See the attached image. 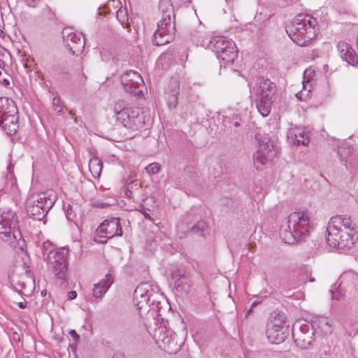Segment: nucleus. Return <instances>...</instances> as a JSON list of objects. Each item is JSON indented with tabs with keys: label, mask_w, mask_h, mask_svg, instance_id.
<instances>
[{
	"label": "nucleus",
	"mask_w": 358,
	"mask_h": 358,
	"mask_svg": "<svg viewBox=\"0 0 358 358\" xmlns=\"http://www.w3.org/2000/svg\"><path fill=\"white\" fill-rule=\"evenodd\" d=\"M17 113H9L0 119V125L8 135H13L17 130L18 117Z\"/></svg>",
	"instance_id": "nucleus-19"
},
{
	"label": "nucleus",
	"mask_w": 358,
	"mask_h": 358,
	"mask_svg": "<svg viewBox=\"0 0 358 358\" xmlns=\"http://www.w3.org/2000/svg\"><path fill=\"white\" fill-rule=\"evenodd\" d=\"M62 36L65 45L73 55H78L85 48V37L81 33L75 32L70 28L62 30Z\"/></svg>",
	"instance_id": "nucleus-12"
},
{
	"label": "nucleus",
	"mask_w": 358,
	"mask_h": 358,
	"mask_svg": "<svg viewBox=\"0 0 358 358\" xmlns=\"http://www.w3.org/2000/svg\"><path fill=\"white\" fill-rule=\"evenodd\" d=\"M100 237L112 238L115 236H122V229L118 217L105 220L97 229Z\"/></svg>",
	"instance_id": "nucleus-15"
},
{
	"label": "nucleus",
	"mask_w": 358,
	"mask_h": 358,
	"mask_svg": "<svg viewBox=\"0 0 358 358\" xmlns=\"http://www.w3.org/2000/svg\"><path fill=\"white\" fill-rule=\"evenodd\" d=\"M125 194L129 196V197H131V195H132V192L129 189H127L126 192H125Z\"/></svg>",
	"instance_id": "nucleus-54"
},
{
	"label": "nucleus",
	"mask_w": 358,
	"mask_h": 358,
	"mask_svg": "<svg viewBox=\"0 0 358 358\" xmlns=\"http://www.w3.org/2000/svg\"><path fill=\"white\" fill-rule=\"evenodd\" d=\"M357 49H358V34H357Z\"/></svg>",
	"instance_id": "nucleus-61"
},
{
	"label": "nucleus",
	"mask_w": 358,
	"mask_h": 358,
	"mask_svg": "<svg viewBox=\"0 0 358 358\" xmlns=\"http://www.w3.org/2000/svg\"><path fill=\"white\" fill-rule=\"evenodd\" d=\"M121 80H122V85L124 87V89L127 87H129V85H133V84L134 85V83H133V80L132 81H127V82L124 81V80H122V79H121ZM135 85H136L137 84L135 83Z\"/></svg>",
	"instance_id": "nucleus-49"
},
{
	"label": "nucleus",
	"mask_w": 358,
	"mask_h": 358,
	"mask_svg": "<svg viewBox=\"0 0 358 358\" xmlns=\"http://www.w3.org/2000/svg\"><path fill=\"white\" fill-rule=\"evenodd\" d=\"M311 326H314V333L320 331L322 334L328 335L332 332L331 320L328 317H319Z\"/></svg>",
	"instance_id": "nucleus-22"
},
{
	"label": "nucleus",
	"mask_w": 358,
	"mask_h": 358,
	"mask_svg": "<svg viewBox=\"0 0 358 358\" xmlns=\"http://www.w3.org/2000/svg\"><path fill=\"white\" fill-rule=\"evenodd\" d=\"M72 213H73L72 207L70 205H68L67 208H66V217H67L68 220L71 219L70 215L72 214Z\"/></svg>",
	"instance_id": "nucleus-48"
},
{
	"label": "nucleus",
	"mask_w": 358,
	"mask_h": 358,
	"mask_svg": "<svg viewBox=\"0 0 358 358\" xmlns=\"http://www.w3.org/2000/svg\"><path fill=\"white\" fill-rule=\"evenodd\" d=\"M139 86L140 85H129V87L124 88V90L131 94L138 95L139 93L141 92V90L139 88Z\"/></svg>",
	"instance_id": "nucleus-39"
},
{
	"label": "nucleus",
	"mask_w": 358,
	"mask_h": 358,
	"mask_svg": "<svg viewBox=\"0 0 358 358\" xmlns=\"http://www.w3.org/2000/svg\"><path fill=\"white\" fill-rule=\"evenodd\" d=\"M310 85L309 81L303 82V90L301 92H299L296 94V96L299 99H305L307 96H308L309 93L310 92V88H307L308 85Z\"/></svg>",
	"instance_id": "nucleus-35"
},
{
	"label": "nucleus",
	"mask_w": 358,
	"mask_h": 358,
	"mask_svg": "<svg viewBox=\"0 0 358 358\" xmlns=\"http://www.w3.org/2000/svg\"><path fill=\"white\" fill-rule=\"evenodd\" d=\"M253 91L256 99H274L276 85L268 78H257Z\"/></svg>",
	"instance_id": "nucleus-14"
},
{
	"label": "nucleus",
	"mask_w": 358,
	"mask_h": 358,
	"mask_svg": "<svg viewBox=\"0 0 358 358\" xmlns=\"http://www.w3.org/2000/svg\"><path fill=\"white\" fill-rule=\"evenodd\" d=\"M25 2L28 6L35 8L37 6L38 0H25Z\"/></svg>",
	"instance_id": "nucleus-44"
},
{
	"label": "nucleus",
	"mask_w": 358,
	"mask_h": 358,
	"mask_svg": "<svg viewBox=\"0 0 358 358\" xmlns=\"http://www.w3.org/2000/svg\"><path fill=\"white\" fill-rule=\"evenodd\" d=\"M337 157L343 165L347 166V159L351 154V149L345 145L339 146L336 151Z\"/></svg>",
	"instance_id": "nucleus-31"
},
{
	"label": "nucleus",
	"mask_w": 358,
	"mask_h": 358,
	"mask_svg": "<svg viewBox=\"0 0 358 358\" xmlns=\"http://www.w3.org/2000/svg\"><path fill=\"white\" fill-rule=\"evenodd\" d=\"M116 17L117 20L122 24V25H123L124 23L125 22V20H127V13L125 10H122V8H120L117 11Z\"/></svg>",
	"instance_id": "nucleus-40"
},
{
	"label": "nucleus",
	"mask_w": 358,
	"mask_h": 358,
	"mask_svg": "<svg viewBox=\"0 0 358 358\" xmlns=\"http://www.w3.org/2000/svg\"><path fill=\"white\" fill-rule=\"evenodd\" d=\"M330 348L326 344L324 345V346H322L320 349V351L322 352L324 354H327L328 352H329Z\"/></svg>",
	"instance_id": "nucleus-47"
},
{
	"label": "nucleus",
	"mask_w": 358,
	"mask_h": 358,
	"mask_svg": "<svg viewBox=\"0 0 358 358\" xmlns=\"http://www.w3.org/2000/svg\"><path fill=\"white\" fill-rule=\"evenodd\" d=\"M284 1L285 6H289L292 3H294L297 1V0H282Z\"/></svg>",
	"instance_id": "nucleus-50"
},
{
	"label": "nucleus",
	"mask_w": 358,
	"mask_h": 358,
	"mask_svg": "<svg viewBox=\"0 0 358 358\" xmlns=\"http://www.w3.org/2000/svg\"><path fill=\"white\" fill-rule=\"evenodd\" d=\"M0 238L11 248L22 250L25 242L17 225V220L13 212L0 215Z\"/></svg>",
	"instance_id": "nucleus-4"
},
{
	"label": "nucleus",
	"mask_w": 358,
	"mask_h": 358,
	"mask_svg": "<svg viewBox=\"0 0 358 358\" xmlns=\"http://www.w3.org/2000/svg\"><path fill=\"white\" fill-rule=\"evenodd\" d=\"M17 306L19 308L24 309L27 306V303L25 301L24 302H19V303H17Z\"/></svg>",
	"instance_id": "nucleus-51"
},
{
	"label": "nucleus",
	"mask_w": 358,
	"mask_h": 358,
	"mask_svg": "<svg viewBox=\"0 0 358 358\" xmlns=\"http://www.w3.org/2000/svg\"><path fill=\"white\" fill-rule=\"evenodd\" d=\"M111 2L113 3V5L116 7H118L121 4L120 1H116L115 0H112Z\"/></svg>",
	"instance_id": "nucleus-53"
},
{
	"label": "nucleus",
	"mask_w": 358,
	"mask_h": 358,
	"mask_svg": "<svg viewBox=\"0 0 358 358\" xmlns=\"http://www.w3.org/2000/svg\"><path fill=\"white\" fill-rule=\"evenodd\" d=\"M314 326L301 325L299 328L292 327V337L295 344L301 349H307L313 341Z\"/></svg>",
	"instance_id": "nucleus-11"
},
{
	"label": "nucleus",
	"mask_w": 358,
	"mask_h": 358,
	"mask_svg": "<svg viewBox=\"0 0 358 358\" xmlns=\"http://www.w3.org/2000/svg\"><path fill=\"white\" fill-rule=\"evenodd\" d=\"M274 99H257L256 106L259 113L263 116L266 117L271 112V106Z\"/></svg>",
	"instance_id": "nucleus-26"
},
{
	"label": "nucleus",
	"mask_w": 358,
	"mask_h": 358,
	"mask_svg": "<svg viewBox=\"0 0 358 358\" xmlns=\"http://www.w3.org/2000/svg\"><path fill=\"white\" fill-rule=\"evenodd\" d=\"M9 280L14 289L22 294V290L26 289L28 281H31L29 272L19 266L15 267L9 275Z\"/></svg>",
	"instance_id": "nucleus-16"
},
{
	"label": "nucleus",
	"mask_w": 358,
	"mask_h": 358,
	"mask_svg": "<svg viewBox=\"0 0 358 358\" xmlns=\"http://www.w3.org/2000/svg\"><path fill=\"white\" fill-rule=\"evenodd\" d=\"M143 214L145 219L152 221V218L151 217L149 213L143 212Z\"/></svg>",
	"instance_id": "nucleus-52"
},
{
	"label": "nucleus",
	"mask_w": 358,
	"mask_h": 358,
	"mask_svg": "<svg viewBox=\"0 0 358 358\" xmlns=\"http://www.w3.org/2000/svg\"><path fill=\"white\" fill-rule=\"evenodd\" d=\"M69 334L75 341H78L80 338L79 335L76 333L75 330H71L69 331Z\"/></svg>",
	"instance_id": "nucleus-46"
},
{
	"label": "nucleus",
	"mask_w": 358,
	"mask_h": 358,
	"mask_svg": "<svg viewBox=\"0 0 358 358\" xmlns=\"http://www.w3.org/2000/svg\"><path fill=\"white\" fill-rule=\"evenodd\" d=\"M290 322L284 313H273L266 324V335L271 343L280 344L289 335Z\"/></svg>",
	"instance_id": "nucleus-5"
},
{
	"label": "nucleus",
	"mask_w": 358,
	"mask_h": 358,
	"mask_svg": "<svg viewBox=\"0 0 358 358\" xmlns=\"http://www.w3.org/2000/svg\"><path fill=\"white\" fill-rule=\"evenodd\" d=\"M41 294H42V296H44L45 294H46V291H42Z\"/></svg>",
	"instance_id": "nucleus-60"
},
{
	"label": "nucleus",
	"mask_w": 358,
	"mask_h": 358,
	"mask_svg": "<svg viewBox=\"0 0 358 358\" xmlns=\"http://www.w3.org/2000/svg\"><path fill=\"white\" fill-rule=\"evenodd\" d=\"M114 112L117 121L128 129L138 131L144 127L145 116L138 108L128 106L123 100L117 101Z\"/></svg>",
	"instance_id": "nucleus-3"
},
{
	"label": "nucleus",
	"mask_w": 358,
	"mask_h": 358,
	"mask_svg": "<svg viewBox=\"0 0 358 358\" xmlns=\"http://www.w3.org/2000/svg\"><path fill=\"white\" fill-rule=\"evenodd\" d=\"M174 30V25L172 24L171 20H169V22H168L164 21V19H161L157 23V29L153 34V45L160 46L170 43L173 38Z\"/></svg>",
	"instance_id": "nucleus-10"
},
{
	"label": "nucleus",
	"mask_w": 358,
	"mask_h": 358,
	"mask_svg": "<svg viewBox=\"0 0 358 358\" xmlns=\"http://www.w3.org/2000/svg\"><path fill=\"white\" fill-rule=\"evenodd\" d=\"M276 155L273 146L269 144H261L258 150L253 155V164L258 171L263 170L266 164L272 161Z\"/></svg>",
	"instance_id": "nucleus-13"
},
{
	"label": "nucleus",
	"mask_w": 358,
	"mask_h": 358,
	"mask_svg": "<svg viewBox=\"0 0 358 358\" xmlns=\"http://www.w3.org/2000/svg\"><path fill=\"white\" fill-rule=\"evenodd\" d=\"M285 31L293 42L307 46L318 34V21L310 15L300 13L286 24Z\"/></svg>",
	"instance_id": "nucleus-1"
},
{
	"label": "nucleus",
	"mask_w": 358,
	"mask_h": 358,
	"mask_svg": "<svg viewBox=\"0 0 358 358\" xmlns=\"http://www.w3.org/2000/svg\"><path fill=\"white\" fill-rule=\"evenodd\" d=\"M36 202L40 205H43V209H45L47 213L54 204L53 200L50 197H47L45 194L41 196L40 198L36 200Z\"/></svg>",
	"instance_id": "nucleus-34"
},
{
	"label": "nucleus",
	"mask_w": 358,
	"mask_h": 358,
	"mask_svg": "<svg viewBox=\"0 0 358 358\" xmlns=\"http://www.w3.org/2000/svg\"><path fill=\"white\" fill-rule=\"evenodd\" d=\"M96 206L98 207L103 208L105 206V204L104 203H99V204H96Z\"/></svg>",
	"instance_id": "nucleus-57"
},
{
	"label": "nucleus",
	"mask_w": 358,
	"mask_h": 358,
	"mask_svg": "<svg viewBox=\"0 0 358 358\" xmlns=\"http://www.w3.org/2000/svg\"><path fill=\"white\" fill-rule=\"evenodd\" d=\"M234 126H235L236 127H239V126H240V123H239L238 122H234Z\"/></svg>",
	"instance_id": "nucleus-58"
},
{
	"label": "nucleus",
	"mask_w": 358,
	"mask_h": 358,
	"mask_svg": "<svg viewBox=\"0 0 358 358\" xmlns=\"http://www.w3.org/2000/svg\"><path fill=\"white\" fill-rule=\"evenodd\" d=\"M52 107L54 110L59 115L62 112V108L61 106V100L59 97H54L52 99Z\"/></svg>",
	"instance_id": "nucleus-38"
},
{
	"label": "nucleus",
	"mask_w": 358,
	"mask_h": 358,
	"mask_svg": "<svg viewBox=\"0 0 358 358\" xmlns=\"http://www.w3.org/2000/svg\"><path fill=\"white\" fill-rule=\"evenodd\" d=\"M327 236L326 240L329 246L337 248L342 250H346L352 247L355 243L354 234L352 232L344 231L341 233L342 238L340 241L338 240V236L340 235V229H327Z\"/></svg>",
	"instance_id": "nucleus-9"
},
{
	"label": "nucleus",
	"mask_w": 358,
	"mask_h": 358,
	"mask_svg": "<svg viewBox=\"0 0 358 358\" xmlns=\"http://www.w3.org/2000/svg\"><path fill=\"white\" fill-rule=\"evenodd\" d=\"M14 166L12 164H9L7 166V173L5 176L6 184L4 191L6 192H15L17 189V179L13 173Z\"/></svg>",
	"instance_id": "nucleus-23"
},
{
	"label": "nucleus",
	"mask_w": 358,
	"mask_h": 358,
	"mask_svg": "<svg viewBox=\"0 0 358 358\" xmlns=\"http://www.w3.org/2000/svg\"><path fill=\"white\" fill-rule=\"evenodd\" d=\"M3 83L5 85L8 86L10 85V81L8 79H3Z\"/></svg>",
	"instance_id": "nucleus-55"
},
{
	"label": "nucleus",
	"mask_w": 358,
	"mask_h": 358,
	"mask_svg": "<svg viewBox=\"0 0 358 358\" xmlns=\"http://www.w3.org/2000/svg\"><path fill=\"white\" fill-rule=\"evenodd\" d=\"M185 173L191 179L195 180V178L197 176V173L196 169L192 166H187L185 168Z\"/></svg>",
	"instance_id": "nucleus-41"
},
{
	"label": "nucleus",
	"mask_w": 358,
	"mask_h": 358,
	"mask_svg": "<svg viewBox=\"0 0 358 358\" xmlns=\"http://www.w3.org/2000/svg\"><path fill=\"white\" fill-rule=\"evenodd\" d=\"M113 283V278L110 274H107L100 282L94 285L93 288V295L96 298H102L106 293Z\"/></svg>",
	"instance_id": "nucleus-21"
},
{
	"label": "nucleus",
	"mask_w": 358,
	"mask_h": 358,
	"mask_svg": "<svg viewBox=\"0 0 358 358\" xmlns=\"http://www.w3.org/2000/svg\"><path fill=\"white\" fill-rule=\"evenodd\" d=\"M68 299L69 300H73L74 299L76 298L77 296V292L76 291H70L69 293H68Z\"/></svg>",
	"instance_id": "nucleus-45"
},
{
	"label": "nucleus",
	"mask_w": 358,
	"mask_h": 358,
	"mask_svg": "<svg viewBox=\"0 0 358 358\" xmlns=\"http://www.w3.org/2000/svg\"><path fill=\"white\" fill-rule=\"evenodd\" d=\"M35 203L36 201H33V204H28L27 207V214L33 220H41L48 213L45 211V209H43V205H40L38 203L36 204Z\"/></svg>",
	"instance_id": "nucleus-24"
},
{
	"label": "nucleus",
	"mask_w": 358,
	"mask_h": 358,
	"mask_svg": "<svg viewBox=\"0 0 358 358\" xmlns=\"http://www.w3.org/2000/svg\"><path fill=\"white\" fill-rule=\"evenodd\" d=\"M159 8L162 11V19L169 22L171 16L173 15V7L170 0H159Z\"/></svg>",
	"instance_id": "nucleus-25"
},
{
	"label": "nucleus",
	"mask_w": 358,
	"mask_h": 358,
	"mask_svg": "<svg viewBox=\"0 0 358 358\" xmlns=\"http://www.w3.org/2000/svg\"><path fill=\"white\" fill-rule=\"evenodd\" d=\"M113 358H118V357H113Z\"/></svg>",
	"instance_id": "nucleus-64"
},
{
	"label": "nucleus",
	"mask_w": 358,
	"mask_h": 358,
	"mask_svg": "<svg viewBox=\"0 0 358 358\" xmlns=\"http://www.w3.org/2000/svg\"><path fill=\"white\" fill-rule=\"evenodd\" d=\"M235 46V43L232 41L231 40L227 39L226 43L224 44V46L222 48V52H220V54L222 53V52H224L228 47H232Z\"/></svg>",
	"instance_id": "nucleus-43"
},
{
	"label": "nucleus",
	"mask_w": 358,
	"mask_h": 358,
	"mask_svg": "<svg viewBox=\"0 0 358 358\" xmlns=\"http://www.w3.org/2000/svg\"><path fill=\"white\" fill-rule=\"evenodd\" d=\"M173 87L171 94L169 98L168 104L171 109L176 108L178 104V96L179 94L180 86L177 81L171 83Z\"/></svg>",
	"instance_id": "nucleus-30"
},
{
	"label": "nucleus",
	"mask_w": 358,
	"mask_h": 358,
	"mask_svg": "<svg viewBox=\"0 0 358 358\" xmlns=\"http://www.w3.org/2000/svg\"><path fill=\"white\" fill-rule=\"evenodd\" d=\"M341 282H346L358 285V274L352 271L344 272L341 275Z\"/></svg>",
	"instance_id": "nucleus-33"
},
{
	"label": "nucleus",
	"mask_w": 358,
	"mask_h": 358,
	"mask_svg": "<svg viewBox=\"0 0 358 358\" xmlns=\"http://www.w3.org/2000/svg\"><path fill=\"white\" fill-rule=\"evenodd\" d=\"M89 170L94 178H98L102 170V161L96 157H92L89 162Z\"/></svg>",
	"instance_id": "nucleus-28"
},
{
	"label": "nucleus",
	"mask_w": 358,
	"mask_h": 358,
	"mask_svg": "<svg viewBox=\"0 0 358 358\" xmlns=\"http://www.w3.org/2000/svg\"><path fill=\"white\" fill-rule=\"evenodd\" d=\"M161 165L159 163H151L145 166V170L149 175H155L161 171Z\"/></svg>",
	"instance_id": "nucleus-36"
},
{
	"label": "nucleus",
	"mask_w": 358,
	"mask_h": 358,
	"mask_svg": "<svg viewBox=\"0 0 358 358\" xmlns=\"http://www.w3.org/2000/svg\"><path fill=\"white\" fill-rule=\"evenodd\" d=\"M157 287L149 282H141L136 288L134 294V302L140 310L147 309L155 302Z\"/></svg>",
	"instance_id": "nucleus-7"
},
{
	"label": "nucleus",
	"mask_w": 358,
	"mask_h": 358,
	"mask_svg": "<svg viewBox=\"0 0 358 358\" xmlns=\"http://www.w3.org/2000/svg\"><path fill=\"white\" fill-rule=\"evenodd\" d=\"M337 49L343 60L353 66L358 64V56L350 45L344 41H340L337 44Z\"/></svg>",
	"instance_id": "nucleus-18"
},
{
	"label": "nucleus",
	"mask_w": 358,
	"mask_h": 358,
	"mask_svg": "<svg viewBox=\"0 0 358 358\" xmlns=\"http://www.w3.org/2000/svg\"><path fill=\"white\" fill-rule=\"evenodd\" d=\"M183 280H185V277L184 275H180V278L175 280L173 283V287H176V289L178 292L183 290V288L182 287L183 284Z\"/></svg>",
	"instance_id": "nucleus-42"
},
{
	"label": "nucleus",
	"mask_w": 358,
	"mask_h": 358,
	"mask_svg": "<svg viewBox=\"0 0 358 358\" xmlns=\"http://www.w3.org/2000/svg\"><path fill=\"white\" fill-rule=\"evenodd\" d=\"M311 229L308 213L296 211L289 214L287 222L281 227L280 236L287 244L306 241L310 236Z\"/></svg>",
	"instance_id": "nucleus-2"
},
{
	"label": "nucleus",
	"mask_w": 358,
	"mask_h": 358,
	"mask_svg": "<svg viewBox=\"0 0 358 358\" xmlns=\"http://www.w3.org/2000/svg\"><path fill=\"white\" fill-rule=\"evenodd\" d=\"M68 251L59 248L50 251L47 257L48 270L60 280L62 285L67 283Z\"/></svg>",
	"instance_id": "nucleus-6"
},
{
	"label": "nucleus",
	"mask_w": 358,
	"mask_h": 358,
	"mask_svg": "<svg viewBox=\"0 0 358 358\" xmlns=\"http://www.w3.org/2000/svg\"><path fill=\"white\" fill-rule=\"evenodd\" d=\"M23 358H30V357H29V356H25V357H24Z\"/></svg>",
	"instance_id": "nucleus-62"
},
{
	"label": "nucleus",
	"mask_w": 358,
	"mask_h": 358,
	"mask_svg": "<svg viewBox=\"0 0 358 358\" xmlns=\"http://www.w3.org/2000/svg\"><path fill=\"white\" fill-rule=\"evenodd\" d=\"M1 75V71H0V76Z\"/></svg>",
	"instance_id": "nucleus-63"
},
{
	"label": "nucleus",
	"mask_w": 358,
	"mask_h": 358,
	"mask_svg": "<svg viewBox=\"0 0 358 358\" xmlns=\"http://www.w3.org/2000/svg\"><path fill=\"white\" fill-rule=\"evenodd\" d=\"M152 337L159 348L164 351L173 353L178 349L177 342L175 340V336L172 334V331L167 329L165 327L160 326L155 329L152 334Z\"/></svg>",
	"instance_id": "nucleus-8"
},
{
	"label": "nucleus",
	"mask_w": 358,
	"mask_h": 358,
	"mask_svg": "<svg viewBox=\"0 0 358 358\" xmlns=\"http://www.w3.org/2000/svg\"><path fill=\"white\" fill-rule=\"evenodd\" d=\"M122 80L124 81H132L135 84H141L143 82L142 77L139 73L134 71H129L122 76Z\"/></svg>",
	"instance_id": "nucleus-32"
},
{
	"label": "nucleus",
	"mask_w": 358,
	"mask_h": 358,
	"mask_svg": "<svg viewBox=\"0 0 358 358\" xmlns=\"http://www.w3.org/2000/svg\"><path fill=\"white\" fill-rule=\"evenodd\" d=\"M238 51L236 45L232 47H228L224 52L222 54L218 55L217 58L224 62L226 64H231L237 58Z\"/></svg>",
	"instance_id": "nucleus-27"
},
{
	"label": "nucleus",
	"mask_w": 358,
	"mask_h": 358,
	"mask_svg": "<svg viewBox=\"0 0 358 358\" xmlns=\"http://www.w3.org/2000/svg\"><path fill=\"white\" fill-rule=\"evenodd\" d=\"M227 38L223 36H215L210 41L209 48L211 49L218 57L222 52V48L224 46Z\"/></svg>",
	"instance_id": "nucleus-29"
},
{
	"label": "nucleus",
	"mask_w": 358,
	"mask_h": 358,
	"mask_svg": "<svg viewBox=\"0 0 358 358\" xmlns=\"http://www.w3.org/2000/svg\"><path fill=\"white\" fill-rule=\"evenodd\" d=\"M255 305V303H253L251 308H250L248 313L252 310V307Z\"/></svg>",
	"instance_id": "nucleus-59"
},
{
	"label": "nucleus",
	"mask_w": 358,
	"mask_h": 358,
	"mask_svg": "<svg viewBox=\"0 0 358 358\" xmlns=\"http://www.w3.org/2000/svg\"><path fill=\"white\" fill-rule=\"evenodd\" d=\"M206 228V223L203 221L197 222L192 228V231L194 234L203 235V232L204 231Z\"/></svg>",
	"instance_id": "nucleus-37"
},
{
	"label": "nucleus",
	"mask_w": 358,
	"mask_h": 358,
	"mask_svg": "<svg viewBox=\"0 0 358 358\" xmlns=\"http://www.w3.org/2000/svg\"><path fill=\"white\" fill-rule=\"evenodd\" d=\"M343 232H344L343 229H340V235H338L339 236H338L337 241H340L341 240V238H342L341 233H343Z\"/></svg>",
	"instance_id": "nucleus-56"
},
{
	"label": "nucleus",
	"mask_w": 358,
	"mask_h": 358,
	"mask_svg": "<svg viewBox=\"0 0 358 358\" xmlns=\"http://www.w3.org/2000/svg\"><path fill=\"white\" fill-rule=\"evenodd\" d=\"M287 138L290 142L297 145H306L310 142L308 134L302 127H294L289 129Z\"/></svg>",
	"instance_id": "nucleus-20"
},
{
	"label": "nucleus",
	"mask_w": 358,
	"mask_h": 358,
	"mask_svg": "<svg viewBox=\"0 0 358 358\" xmlns=\"http://www.w3.org/2000/svg\"><path fill=\"white\" fill-rule=\"evenodd\" d=\"M343 229L344 231L355 233L356 224L347 215H335L331 217L327 229Z\"/></svg>",
	"instance_id": "nucleus-17"
}]
</instances>
